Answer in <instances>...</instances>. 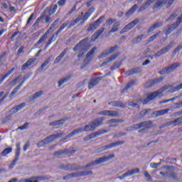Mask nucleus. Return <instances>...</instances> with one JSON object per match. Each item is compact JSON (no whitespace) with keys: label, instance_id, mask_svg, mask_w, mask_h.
I'll use <instances>...</instances> for the list:
<instances>
[{"label":"nucleus","instance_id":"680f3d73","mask_svg":"<svg viewBox=\"0 0 182 182\" xmlns=\"http://www.w3.org/2000/svg\"><path fill=\"white\" fill-rule=\"evenodd\" d=\"M58 9V5L55 4L53 6L50 7L49 10L50 15H53L55 12H56V10Z\"/></svg>","mask_w":182,"mask_h":182},{"label":"nucleus","instance_id":"f704fd0d","mask_svg":"<svg viewBox=\"0 0 182 182\" xmlns=\"http://www.w3.org/2000/svg\"><path fill=\"white\" fill-rule=\"evenodd\" d=\"M139 173H140V169L139 168H134L131 170H128L127 171V174L128 175V177H130V176H133Z\"/></svg>","mask_w":182,"mask_h":182},{"label":"nucleus","instance_id":"f3484780","mask_svg":"<svg viewBox=\"0 0 182 182\" xmlns=\"http://www.w3.org/2000/svg\"><path fill=\"white\" fill-rule=\"evenodd\" d=\"M103 122H105V117H102L91 121V123H92V126H94V128L96 129L99 126L103 124Z\"/></svg>","mask_w":182,"mask_h":182},{"label":"nucleus","instance_id":"338daca9","mask_svg":"<svg viewBox=\"0 0 182 182\" xmlns=\"http://www.w3.org/2000/svg\"><path fill=\"white\" fill-rule=\"evenodd\" d=\"M134 85H135L134 80H131L127 84L125 87L127 89H131V87H133Z\"/></svg>","mask_w":182,"mask_h":182},{"label":"nucleus","instance_id":"a18cd8bd","mask_svg":"<svg viewBox=\"0 0 182 182\" xmlns=\"http://www.w3.org/2000/svg\"><path fill=\"white\" fill-rule=\"evenodd\" d=\"M169 110L170 109H166L156 111V117L159 116H164V114H167L168 113Z\"/></svg>","mask_w":182,"mask_h":182},{"label":"nucleus","instance_id":"6e6552de","mask_svg":"<svg viewBox=\"0 0 182 182\" xmlns=\"http://www.w3.org/2000/svg\"><path fill=\"white\" fill-rule=\"evenodd\" d=\"M106 133H109V129L98 130L96 132H94V133L87 135L84 138V141H89V140H92V139H96V137H99V136H102V134H105Z\"/></svg>","mask_w":182,"mask_h":182},{"label":"nucleus","instance_id":"49530a36","mask_svg":"<svg viewBox=\"0 0 182 182\" xmlns=\"http://www.w3.org/2000/svg\"><path fill=\"white\" fill-rule=\"evenodd\" d=\"M120 66H122V63H120L119 61H116L110 67V70H116V69H119Z\"/></svg>","mask_w":182,"mask_h":182},{"label":"nucleus","instance_id":"13d9d810","mask_svg":"<svg viewBox=\"0 0 182 182\" xmlns=\"http://www.w3.org/2000/svg\"><path fill=\"white\" fill-rule=\"evenodd\" d=\"M108 55H110V51H109V50H106L98 56V59H102V58H106V56H107Z\"/></svg>","mask_w":182,"mask_h":182},{"label":"nucleus","instance_id":"72a5a7b5","mask_svg":"<svg viewBox=\"0 0 182 182\" xmlns=\"http://www.w3.org/2000/svg\"><path fill=\"white\" fill-rule=\"evenodd\" d=\"M120 25V21H116L114 23L112 28L109 31V33H114V32H117L119 31V26Z\"/></svg>","mask_w":182,"mask_h":182},{"label":"nucleus","instance_id":"c9c22d12","mask_svg":"<svg viewBox=\"0 0 182 182\" xmlns=\"http://www.w3.org/2000/svg\"><path fill=\"white\" fill-rule=\"evenodd\" d=\"M15 70V68H11L9 72H7L0 79V85H1L4 82V80L8 77L10 75H12L14 73V71Z\"/></svg>","mask_w":182,"mask_h":182},{"label":"nucleus","instance_id":"8fccbe9b","mask_svg":"<svg viewBox=\"0 0 182 182\" xmlns=\"http://www.w3.org/2000/svg\"><path fill=\"white\" fill-rule=\"evenodd\" d=\"M143 38H144V35L138 36L132 40V43L136 44L139 43V42H141Z\"/></svg>","mask_w":182,"mask_h":182},{"label":"nucleus","instance_id":"f257e3e1","mask_svg":"<svg viewBox=\"0 0 182 182\" xmlns=\"http://www.w3.org/2000/svg\"><path fill=\"white\" fill-rule=\"evenodd\" d=\"M88 41H89L88 38H85V39L82 40L81 41H80L73 48V50L74 52H77V50H79V53L77 55L78 59L83 58V55H85V52H87V49H89V48H90V46H89Z\"/></svg>","mask_w":182,"mask_h":182},{"label":"nucleus","instance_id":"a211bd4d","mask_svg":"<svg viewBox=\"0 0 182 182\" xmlns=\"http://www.w3.org/2000/svg\"><path fill=\"white\" fill-rule=\"evenodd\" d=\"M85 132V129L82 127L77 128L76 129H74L71 133L68 134L67 136H65V140L67 139H70V137H73L75 134H79V133H83Z\"/></svg>","mask_w":182,"mask_h":182},{"label":"nucleus","instance_id":"f8f14e48","mask_svg":"<svg viewBox=\"0 0 182 182\" xmlns=\"http://www.w3.org/2000/svg\"><path fill=\"white\" fill-rule=\"evenodd\" d=\"M136 23H139V18L132 21L131 23L125 26L120 31V34L122 35L123 33H126V32H129L130 29H133L134 26H136Z\"/></svg>","mask_w":182,"mask_h":182},{"label":"nucleus","instance_id":"9d476101","mask_svg":"<svg viewBox=\"0 0 182 182\" xmlns=\"http://www.w3.org/2000/svg\"><path fill=\"white\" fill-rule=\"evenodd\" d=\"M58 168L60 170H65V171H77V170L82 169L78 165H72L70 164L60 165Z\"/></svg>","mask_w":182,"mask_h":182},{"label":"nucleus","instance_id":"0e129e2a","mask_svg":"<svg viewBox=\"0 0 182 182\" xmlns=\"http://www.w3.org/2000/svg\"><path fill=\"white\" fill-rule=\"evenodd\" d=\"M169 177L173 178V180H174L176 182H178L180 181V179H178V176H177V173H171L169 174Z\"/></svg>","mask_w":182,"mask_h":182},{"label":"nucleus","instance_id":"473e14b6","mask_svg":"<svg viewBox=\"0 0 182 182\" xmlns=\"http://www.w3.org/2000/svg\"><path fill=\"white\" fill-rule=\"evenodd\" d=\"M72 79V75H68L65 77L60 80L58 81V87H60L63 83H66L67 82H69Z\"/></svg>","mask_w":182,"mask_h":182},{"label":"nucleus","instance_id":"2f4dec72","mask_svg":"<svg viewBox=\"0 0 182 182\" xmlns=\"http://www.w3.org/2000/svg\"><path fill=\"white\" fill-rule=\"evenodd\" d=\"M69 23H70V21H65V23L61 25L60 28L55 33L56 36H58L59 33H60V32H62V31H63V29H65L66 26H69Z\"/></svg>","mask_w":182,"mask_h":182},{"label":"nucleus","instance_id":"bf43d9fd","mask_svg":"<svg viewBox=\"0 0 182 182\" xmlns=\"http://www.w3.org/2000/svg\"><path fill=\"white\" fill-rule=\"evenodd\" d=\"M164 4H162L159 0L154 5L152 9H159V8H162Z\"/></svg>","mask_w":182,"mask_h":182},{"label":"nucleus","instance_id":"ea45409f","mask_svg":"<svg viewBox=\"0 0 182 182\" xmlns=\"http://www.w3.org/2000/svg\"><path fill=\"white\" fill-rule=\"evenodd\" d=\"M109 149H112L110 144L109 145L98 146V149L96 151L97 153H100V151H105V150H109Z\"/></svg>","mask_w":182,"mask_h":182},{"label":"nucleus","instance_id":"f03ea898","mask_svg":"<svg viewBox=\"0 0 182 182\" xmlns=\"http://www.w3.org/2000/svg\"><path fill=\"white\" fill-rule=\"evenodd\" d=\"M112 159H114V154L109 155L108 156H102L99 159H96L94 161L87 164L84 167H81V170L85 168H88L89 167H95L96 166H99V164H102L103 163H106V161H109V160H112Z\"/></svg>","mask_w":182,"mask_h":182},{"label":"nucleus","instance_id":"6e6d98bb","mask_svg":"<svg viewBox=\"0 0 182 182\" xmlns=\"http://www.w3.org/2000/svg\"><path fill=\"white\" fill-rule=\"evenodd\" d=\"M76 177V172L65 175L63 176V180H69V178H73Z\"/></svg>","mask_w":182,"mask_h":182},{"label":"nucleus","instance_id":"58836bf2","mask_svg":"<svg viewBox=\"0 0 182 182\" xmlns=\"http://www.w3.org/2000/svg\"><path fill=\"white\" fill-rule=\"evenodd\" d=\"M49 178L46 176H37L32 177V180H36L38 181H46V180H48Z\"/></svg>","mask_w":182,"mask_h":182},{"label":"nucleus","instance_id":"052dcab7","mask_svg":"<svg viewBox=\"0 0 182 182\" xmlns=\"http://www.w3.org/2000/svg\"><path fill=\"white\" fill-rule=\"evenodd\" d=\"M97 116H107L109 117V110H103L99 112H97Z\"/></svg>","mask_w":182,"mask_h":182},{"label":"nucleus","instance_id":"a878e982","mask_svg":"<svg viewBox=\"0 0 182 182\" xmlns=\"http://www.w3.org/2000/svg\"><path fill=\"white\" fill-rule=\"evenodd\" d=\"M76 177H85L86 176H92L93 171H82L80 172H75Z\"/></svg>","mask_w":182,"mask_h":182},{"label":"nucleus","instance_id":"c85d7f7f","mask_svg":"<svg viewBox=\"0 0 182 182\" xmlns=\"http://www.w3.org/2000/svg\"><path fill=\"white\" fill-rule=\"evenodd\" d=\"M51 59H53V55H50L48 58H46L45 60V61L43 62V63L41 65V68H40L41 72H43V70H44L45 68H46L48 64L50 62Z\"/></svg>","mask_w":182,"mask_h":182},{"label":"nucleus","instance_id":"37998d69","mask_svg":"<svg viewBox=\"0 0 182 182\" xmlns=\"http://www.w3.org/2000/svg\"><path fill=\"white\" fill-rule=\"evenodd\" d=\"M164 80V77H161L159 78H154L153 80H151V82L152 83V86H155V85H159V83H161Z\"/></svg>","mask_w":182,"mask_h":182},{"label":"nucleus","instance_id":"e2e57ef3","mask_svg":"<svg viewBox=\"0 0 182 182\" xmlns=\"http://www.w3.org/2000/svg\"><path fill=\"white\" fill-rule=\"evenodd\" d=\"M119 55H120V53H115L112 55H111L109 58H108V60L110 62H112V60H114L116 59H117V58H119Z\"/></svg>","mask_w":182,"mask_h":182},{"label":"nucleus","instance_id":"4468645a","mask_svg":"<svg viewBox=\"0 0 182 182\" xmlns=\"http://www.w3.org/2000/svg\"><path fill=\"white\" fill-rule=\"evenodd\" d=\"M62 136H63V133L53 134L45 138V140L47 141V144H49V143H52V141L59 139V137H62Z\"/></svg>","mask_w":182,"mask_h":182},{"label":"nucleus","instance_id":"603ef678","mask_svg":"<svg viewBox=\"0 0 182 182\" xmlns=\"http://www.w3.org/2000/svg\"><path fill=\"white\" fill-rule=\"evenodd\" d=\"M97 48L96 47H93L89 53H87L86 55V59H90L92 56V55H95V52Z\"/></svg>","mask_w":182,"mask_h":182},{"label":"nucleus","instance_id":"de8ad7c7","mask_svg":"<svg viewBox=\"0 0 182 182\" xmlns=\"http://www.w3.org/2000/svg\"><path fill=\"white\" fill-rule=\"evenodd\" d=\"M10 153H12V148H6L4 150L2 151L0 156L2 157H5V156H8Z\"/></svg>","mask_w":182,"mask_h":182},{"label":"nucleus","instance_id":"864d4df0","mask_svg":"<svg viewBox=\"0 0 182 182\" xmlns=\"http://www.w3.org/2000/svg\"><path fill=\"white\" fill-rule=\"evenodd\" d=\"M109 144L111 146V149H113L114 147H117V146H121V144H124V141H117Z\"/></svg>","mask_w":182,"mask_h":182},{"label":"nucleus","instance_id":"09e8293b","mask_svg":"<svg viewBox=\"0 0 182 182\" xmlns=\"http://www.w3.org/2000/svg\"><path fill=\"white\" fill-rule=\"evenodd\" d=\"M109 124H117L119 123H124V119H111L108 121Z\"/></svg>","mask_w":182,"mask_h":182},{"label":"nucleus","instance_id":"b1692460","mask_svg":"<svg viewBox=\"0 0 182 182\" xmlns=\"http://www.w3.org/2000/svg\"><path fill=\"white\" fill-rule=\"evenodd\" d=\"M82 19H83V13H81V15L78 16L77 18H76L74 21H73L70 23V25H68V29H70V28H72V26H75V25H76V23H79V22H80V21H82Z\"/></svg>","mask_w":182,"mask_h":182},{"label":"nucleus","instance_id":"69168bd1","mask_svg":"<svg viewBox=\"0 0 182 182\" xmlns=\"http://www.w3.org/2000/svg\"><path fill=\"white\" fill-rule=\"evenodd\" d=\"M159 35H160V33H156L155 34L149 37L148 42H153V41H154V39H156L157 36H159Z\"/></svg>","mask_w":182,"mask_h":182},{"label":"nucleus","instance_id":"c756f323","mask_svg":"<svg viewBox=\"0 0 182 182\" xmlns=\"http://www.w3.org/2000/svg\"><path fill=\"white\" fill-rule=\"evenodd\" d=\"M95 12V7H91L90 9L85 13L82 18H84V21H87L89 18H90V16L92 14Z\"/></svg>","mask_w":182,"mask_h":182},{"label":"nucleus","instance_id":"0eeeda50","mask_svg":"<svg viewBox=\"0 0 182 182\" xmlns=\"http://www.w3.org/2000/svg\"><path fill=\"white\" fill-rule=\"evenodd\" d=\"M180 66V64L178 63H173L171 65L168 67H165L161 70L159 71L158 73L159 75H168V73H171L173 70H176L178 67Z\"/></svg>","mask_w":182,"mask_h":182},{"label":"nucleus","instance_id":"4c0bfd02","mask_svg":"<svg viewBox=\"0 0 182 182\" xmlns=\"http://www.w3.org/2000/svg\"><path fill=\"white\" fill-rule=\"evenodd\" d=\"M93 130H96V129H95V127L93 126V124L92 123V122L88 123V124L85 125V127L84 128V132H92Z\"/></svg>","mask_w":182,"mask_h":182},{"label":"nucleus","instance_id":"9b49d317","mask_svg":"<svg viewBox=\"0 0 182 182\" xmlns=\"http://www.w3.org/2000/svg\"><path fill=\"white\" fill-rule=\"evenodd\" d=\"M103 21H105V16H102L96 21L90 24L89 27L87 28V32H93V31L96 30Z\"/></svg>","mask_w":182,"mask_h":182},{"label":"nucleus","instance_id":"423d86ee","mask_svg":"<svg viewBox=\"0 0 182 182\" xmlns=\"http://www.w3.org/2000/svg\"><path fill=\"white\" fill-rule=\"evenodd\" d=\"M160 96H161V91H160V90L149 93L146 95V98L143 100L142 103L143 105H147V103H149V102L154 100L156 97H159Z\"/></svg>","mask_w":182,"mask_h":182},{"label":"nucleus","instance_id":"1a4fd4ad","mask_svg":"<svg viewBox=\"0 0 182 182\" xmlns=\"http://www.w3.org/2000/svg\"><path fill=\"white\" fill-rule=\"evenodd\" d=\"M76 153V150L75 149H60L59 151H57L54 152L53 156L55 157H60V156L67 155L68 157H70V156H73Z\"/></svg>","mask_w":182,"mask_h":182},{"label":"nucleus","instance_id":"ddd939ff","mask_svg":"<svg viewBox=\"0 0 182 182\" xmlns=\"http://www.w3.org/2000/svg\"><path fill=\"white\" fill-rule=\"evenodd\" d=\"M103 79V77H95L88 82V89H93L95 86L99 84V82Z\"/></svg>","mask_w":182,"mask_h":182},{"label":"nucleus","instance_id":"5701e85b","mask_svg":"<svg viewBox=\"0 0 182 182\" xmlns=\"http://www.w3.org/2000/svg\"><path fill=\"white\" fill-rule=\"evenodd\" d=\"M137 8H139V6H137V4H134V6H132V8L126 12V18H130V16H132V15H133V14H134V12L137 11Z\"/></svg>","mask_w":182,"mask_h":182},{"label":"nucleus","instance_id":"aec40b11","mask_svg":"<svg viewBox=\"0 0 182 182\" xmlns=\"http://www.w3.org/2000/svg\"><path fill=\"white\" fill-rule=\"evenodd\" d=\"M139 73H141V68H132L125 72L126 76H132V75H137Z\"/></svg>","mask_w":182,"mask_h":182},{"label":"nucleus","instance_id":"7ed1b4c3","mask_svg":"<svg viewBox=\"0 0 182 182\" xmlns=\"http://www.w3.org/2000/svg\"><path fill=\"white\" fill-rule=\"evenodd\" d=\"M60 19L57 18L50 26V28L40 38V39L34 44V46H39L41 43H43L46 39H48V35H49V31H52L53 28L57 26L59 23Z\"/></svg>","mask_w":182,"mask_h":182},{"label":"nucleus","instance_id":"774afa93","mask_svg":"<svg viewBox=\"0 0 182 182\" xmlns=\"http://www.w3.org/2000/svg\"><path fill=\"white\" fill-rule=\"evenodd\" d=\"M45 144H48V142L44 139H43L42 141H41L40 142L38 143L37 146L38 147H43V146H45Z\"/></svg>","mask_w":182,"mask_h":182},{"label":"nucleus","instance_id":"4d7b16f0","mask_svg":"<svg viewBox=\"0 0 182 182\" xmlns=\"http://www.w3.org/2000/svg\"><path fill=\"white\" fill-rule=\"evenodd\" d=\"M42 95H43V91L40 90L38 92H36L33 95V100L38 99V97H41V96H42Z\"/></svg>","mask_w":182,"mask_h":182},{"label":"nucleus","instance_id":"39448f33","mask_svg":"<svg viewBox=\"0 0 182 182\" xmlns=\"http://www.w3.org/2000/svg\"><path fill=\"white\" fill-rule=\"evenodd\" d=\"M182 22V13L181 14L176 18V21L171 25H168L167 29L165 31V35L168 36L171 32L174 31V29H177L178 28V26Z\"/></svg>","mask_w":182,"mask_h":182},{"label":"nucleus","instance_id":"20e7f679","mask_svg":"<svg viewBox=\"0 0 182 182\" xmlns=\"http://www.w3.org/2000/svg\"><path fill=\"white\" fill-rule=\"evenodd\" d=\"M174 46V41H171L166 47L159 50L156 53L151 56V59H157V58H160V56L163 55H166L171 48Z\"/></svg>","mask_w":182,"mask_h":182},{"label":"nucleus","instance_id":"412c9836","mask_svg":"<svg viewBox=\"0 0 182 182\" xmlns=\"http://www.w3.org/2000/svg\"><path fill=\"white\" fill-rule=\"evenodd\" d=\"M103 32H105V28L102 27L100 29L97 30L92 35V38L91 41H92V42H96V41H97V39H99V38L100 37V35H102V33H103Z\"/></svg>","mask_w":182,"mask_h":182},{"label":"nucleus","instance_id":"5fc2aeb1","mask_svg":"<svg viewBox=\"0 0 182 182\" xmlns=\"http://www.w3.org/2000/svg\"><path fill=\"white\" fill-rule=\"evenodd\" d=\"M182 50V42L178 44V46L173 50L172 55H177L178 52Z\"/></svg>","mask_w":182,"mask_h":182},{"label":"nucleus","instance_id":"393cba45","mask_svg":"<svg viewBox=\"0 0 182 182\" xmlns=\"http://www.w3.org/2000/svg\"><path fill=\"white\" fill-rule=\"evenodd\" d=\"M68 48H65L63 50V51L54 60V65H56V63H59L60 60L64 58L65 55L68 53Z\"/></svg>","mask_w":182,"mask_h":182},{"label":"nucleus","instance_id":"bb28decb","mask_svg":"<svg viewBox=\"0 0 182 182\" xmlns=\"http://www.w3.org/2000/svg\"><path fill=\"white\" fill-rule=\"evenodd\" d=\"M66 119H61L49 123V126H63Z\"/></svg>","mask_w":182,"mask_h":182},{"label":"nucleus","instance_id":"2eb2a0df","mask_svg":"<svg viewBox=\"0 0 182 182\" xmlns=\"http://www.w3.org/2000/svg\"><path fill=\"white\" fill-rule=\"evenodd\" d=\"M154 2H156V0H146V1L141 5L138 12H143V11L147 9V8H149L151 4H154Z\"/></svg>","mask_w":182,"mask_h":182},{"label":"nucleus","instance_id":"79ce46f5","mask_svg":"<svg viewBox=\"0 0 182 182\" xmlns=\"http://www.w3.org/2000/svg\"><path fill=\"white\" fill-rule=\"evenodd\" d=\"M21 87H22V84H19L13 90V91L11 92L9 95L10 99H12V97H14V95L18 93V91L19 90V89H21Z\"/></svg>","mask_w":182,"mask_h":182},{"label":"nucleus","instance_id":"cd10ccee","mask_svg":"<svg viewBox=\"0 0 182 182\" xmlns=\"http://www.w3.org/2000/svg\"><path fill=\"white\" fill-rule=\"evenodd\" d=\"M161 26H163V22H157L153 24L152 26L149 28V29L147 31V33H150V32H153L155 29H157V28H160Z\"/></svg>","mask_w":182,"mask_h":182},{"label":"nucleus","instance_id":"6ab92c4d","mask_svg":"<svg viewBox=\"0 0 182 182\" xmlns=\"http://www.w3.org/2000/svg\"><path fill=\"white\" fill-rule=\"evenodd\" d=\"M108 105L113 107H121L122 109L126 107V103H124L122 101H112L109 102Z\"/></svg>","mask_w":182,"mask_h":182},{"label":"nucleus","instance_id":"c03bdc74","mask_svg":"<svg viewBox=\"0 0 182 182\" xmlns=\"http://www.w3.org/2000/svg\"><path fill=\"white\" fill-rule=\"evenodd\" d=\"M120 114L117 111L109 110L108 111V117H119Z\"/></svg>","mask_w":182,"mask_h":182},{"label":"nucleus","instance_id":"a19ab883","mask_svg":"<svg viewBox=\"0 0 182 182\" xmlns=\"http://www.w3.org/2000/svg\"><path fill=\"white\" fill-rule=\"evenodd\" d=\"M109 149H112L110 144L109 145L98 146V149L96 151L97 153H100V151H105V150H109Z\"/></svg>","mask_w":182,"mask_h":182},{"label":"nucleus","instance_id":"3c124183","mask_svg":"<svg viewBox=\"0 0 182 182\" xmlns=\"http://www.w3.org/2000/svg\"><path fill=\"white\" fill-rule=\"evenodd\" d=\"M149 112H151V109H146L139 112V119H142V117H144L147 113H149Z\"/></svg>","mask_w":182,"mask_h":182},{"label":"nucleus","instance_id":"e433bc0d","mask_svg":"<svg viewBox=\"0 0 182 182\" xmlns=\"http://www.w3.org/2000/svg\"><path fill=\"white\" fill-rule=\"evenodd\" d=\"M153 124L152 121H144L139 123V127L141 129L142 127H150Z\"/></svg>","mask_w":182,"mask_h":182},{"label":"nucleus","instance_id":"4be33fe9","mask_svg":"<svg viewBox=\"0 0 182 182\" xmlns=\"http://www.w3.org/2000/svg\"><path fill=\"white\" fill-rule=\"evenodd\" d=\"M35 60H36V59H33V58H30L28 59L26 63H24L22 66H21V70L22 72H23V70H26V69H28V68H29V66H32V65H33L35 63Z\"/></svg>","mask_w":182,"mask_h":182},{"label":"nucleus","instance_id":"dca6fc26","mask_svg":"<svg viewBox=\"0 0 182 182\" xmlns=\"http://www.w3.org/2000/svg\"><path fill=\"white\" fill-rule=\"evenodd\" d=\"M25 106H26V103H25V102H23L21 104H19V105L15 106L9 111L10 114H15V113H18V112H19V110H22V109H23V107H25Z\"/></svg>","mask_w":182,"mask_h":182},{"label":"nucleus","instance_id":"7c9ffc66","mask_svg":"<svg viewBox=\"0 0 182 182\" xmlns=\"http://www.w3.org/2000/svg\"><path fill=\"white\" fill-rule=\"evenodd\" d=\"M69 23H70V21H65V23L61 25L60 28L55 33L56 36H58L59 33H60V32H62V31H63V29H65L66 26H69Z\"/></svg>","mask_w":182,"mask_h":182}]
</instances>
